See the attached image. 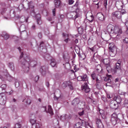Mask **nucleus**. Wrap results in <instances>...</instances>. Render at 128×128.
Returning <instances> with one entry per match:
<instances>
[{
    "label": "nucleus",
    "mask_w": 128,
    "mask_h": 128,
    "mask_svg": "<svg viewBox=\"0 0 128 128\" xmlns=\"http://www.w3.org/2000/svg\"><path fill=\"white\" fill-rule=\"evenodd\" d=\"M44 57L45 58V59H46V57H48L50 59V58H51V57L50 56H49L47 54H46V55L45 57Z\"/></svg>",
    "instance_id": "nucleus-61"
},
{
    "label": "nucleus",
    "mask_w": 128,
    "mask_h": 128,
    "mask_svg": "<svg viewBox=\"0 0 128 128\" xmlns=\"http://www.w3.org/2000/svg\"><path fill=\"white\" fill-rule=\"evenodd\" d=\"M39 88V90L40 91H42L44 90V88L42 86Z\"/></svg>",
    "instance_id": "nucleus-46"
},
{
    "label": "nucleus",
    "mask_w": 128,
    "mask_h": 128,
    "mask_svg": "<svg viewBox=\"0 0 128 128\" xmlns=\"http://www.w3.org/2000/svg\"><path fill=\"white\" fill-rule=\"evenodd\" d=\"M6 96L4 94L1 93L0 94V104L2 105L6 103Z\"/></svg>",
    "instance_id": "nucleus-4"
},
{
    "label": "nucleus",
    "mask_w": 128,
    "mask_h": 128,
    "mask_svg": "<svg viewBox=\"0 0 128 128\" xmlns=\"http://www.w3.org/2000/svg\"><path fill=\"white\" fill-rule=\"evenodd\" d=\"M42 110L44 111H46V106H44L42 108Z\"/></svg>",
    "instance_id": "nucleus-57"
},
{
    "label": "nucleus",
    "mask_w": 128,
    "mask_h": 128,
    "mask_svg": "<svg viewBox=\"0 0 128 128\" xmlns=\"http://www.w3.org/2000/svg\"><path fill=\"white\" fill-rule=\"evenodd\" d=\"M62 35L63 37H65V38H67V39H66L64 40V41L65 42H67L69 40L68 38V34H66L64 33H63L62 34Z\"/></svg>",
    "instance_id": "nucleus-31"
},
{
    "label": "nucleus",
    "mask_w": 128,
    "mask_h": 128,
    "mask_svg": "<svg viewBox=\"0 0 128 128\" xmlns=\"http://www.w3.org/2000/svg\"><path fill=\"white\" fill-rule=\"evenodd\" d=\"M10 12L12 13L13 14V16L12 17H14L15 16V13L14 12L13 10H12L10 11Z\"/></svg>",
    "instance_id": "nucleus-56"
},
{
    "label": "nucleus",
    "mask_w": 128,
    "mask_h": 128,
    "mask_svg": "<svg viewBox=\"0 0 128 128\" xmlns=\"http://www.w3.org/2000/svg\"><path fill=\"white\" fill-rule=\"evenodd\" d=\"M96 123L98 128H104L100 120L96 119Z\"/></svg>",
    "instance_id": "nucleus-14"
},
{
    "label": "nucleus",
    "mask_w": 128,
    "mask_h": 128,
    "mask_svg": "<svg viewBox=\"0 0 128 128\" xmlns=\"http://www.w3.org/2000/svg\"><path fill=\"white\" fill-rule=\"evenodd\" d=\"M50 65L52 67L54 66L56 64V62L54 58H52L50 59Z\"/></svg>",
    "instance_id": "nucleus-26"
},
{
    "label": "nucleus",
    "mask_w": 128,
    "mask_h": 128,
    "mask_svg": "<svg viewBox=\"0 0 128 128\" xmlns=\"http://www.w3.org/2000/svg\"><path fill=\"white\" fill-rule=\"evenodd\" d=\"M80 79H82V81H86L88 79V78L87 75L86 74L83 75L81 76Z\"/></svg>",
    "instance_id": "nucleus-22"
},
{
    "label": "nucleus",
    "mask_w": 128,
    "mask_h": 128,
    "mask_svg": "<svg viewBox=\"0 0 128 128\" xmlns=\"http://www.w3.org/2000/svg\"><path fill=\"white\" fill-rule=\"evenodd\" d=\"M97 18L99 20L102 21L104 20V17L103 14L100 12L98 13L96 15Z\"/></svg>",
    "instance_id": "nucleus-13"
},
{
    "label": "nucleus",
    "mask_w": 128,
    "mask_h": 128,
    "mask_svg": "<svg viewBox=\"0 0 128 128\" xmlns=\"http://www.w3.org/2000/svg\"><path fill=\"white\" fill-rule=\"evenodd\" d=\"M39 78V76H37L35 77L34 78V80L35 82H36L38 80Z\"/></svg>",
    "instance_id": "nucleus-50"
},
{
    "label": "nucleus",
    "mask_w": 128,
    "mask_h": 128,
    "mask_svg": "<svg viewBox=\"0 0 128 128\" xmlns=\"http://www.w3.org/2000/svg\"><path fill=\"white\" fill-rule=\"evenodd\" d=\"M96 80L99 83L101 82L102 80V78L99 75H98L96 78Z\"/></svg>",
    "instance_id": "nucleus-33"
},
{
    "label": "nucleus",
    "mask_w": 128,
    "mask_h": 128,
    "mask_svg": "<svg viewBox=\"0 0 128 128\" xmlns=\"http://www.w3.org/2000/svg\"><path fill=\"white\" fill-rule=\"evenodd\" d=\"M22 62V66L24 72H27L29 69V67H34L37 64L36 61L35 60L30 61L29 57L27 56L23 60Z\"/></svg>",
    "instance_id": "nucleus-1"
},
{
    "label": "nucleus",
    "mask_w": 128,
    "mask_h": 128,
    "mask_svg": "<svg viewBox=\"0 0 128 128\" xmlns=\"http://www.w3.org/2000/svg\"><path fill=\"white\" fill-rule=\"evenodd\" d=\"M30 122L32 124L33 128H38L37 126H39V124L36 122V120L34 119H31L30 120Z\"/></svg>",
    "instance_id": "nucleus-10"
},
{
    "label": "nucleus",
    "mask_w": 128,
    "mask_h": 128,
    "mask_svg": "<svg viewBox=\"0 0 128 128\" xmlns=\"http://www.w3.org/2000/svg\"><path fill=\"white\" fill-rule=\"evenodd\" d=\"M46 85L48 88L49 86V82H46Z\"/></svg>",
    "instance_id": "nucleus-63"
},
{
    "label": "nucleus",
    "mask_w": 128,
    "mask_h": 128,
    "mask_svg": "<svg viewBox=\"0 0 128 128\" xmlns=\"http://www.w3.org/2000/svg\"><path fill=\"white\" fill-rule=\"evenodd\" d=\"M123 41L125 43H128V38H125L123 40Z\"/></svg>",
    "instance_id": "nucleus-49"
},
{
    "label": "nucleus",
    "mask_w": 128,
    "mask_h": 128,
    "mask_svg": "<svg viewBox=\"0 0 128 128\" xmlns=\"http://www.w3.org/2000/svg\"><path fill=\"white\" fill-rule=\"evenodd\" d=\"M106 65H107L109 64L110 61L108 59H104L102 61Z\"/></svg>",
    "instance_id": "nucleus-24"
},
{
    "label": "nucleus",
    "mask_w": 128,
    "mask_h": 128,
    "mask_svg": "<svg viewBox=\"0 0 128 128\" xmlns=\"http://www.w3.org/2000/svg\"><path fill=\"white\" fill-rule=\"evenodd\" d=\"M18 18H20V21L21 22H27L28 19L29 17L27 16L26 17H25L24 16H22L20 17L19 16Z\"/></svg>",
    "instance_id": "nucleus-15"
},
{
    "label": "nucleus",
    "mask_w": 128,
    "mask_h": 128,
    "mask_svg": "<svg viewBox=\"0 0 128 128\" xmlns=\"http://www.w3.org/2000/svg\"><path fill=\"white\" fill-rule=\"evenodd\" d=\"M38 36L39 38H41L42 37V34L41 33H39L38 34Z\"/></svg>",
    "instance_id": "nucleus-59"
},
{
    "label": "nucleus",
    "mask_w": 128,
    "mask_h": 128,
    "mask_svg": "<svg viewBox=\"0 0 128 128\" xmlns=\"http://www.w3.org/2000/svg\"><path fill=\"white\" fill-rule=\"evenodd\" d=\"M54 100H57L60 102L61 101L63 100L64 98L63 97L61 96H60L59 97H58L55 95L54 96Z\"/></svg>",
    "instance_id": "nucleus-19"
},
{
    "label": "nucleus",
    "mask_w": 128,
    "mask_h": 128,
    "mask_svg": "<svg viewBox=\"0 0 128 128\" xmlns=\"http://www.w3.org/2000/svg\"><path fill=\"white\" fill-rule=\"evenodd\" d=\"M46 70L47 69H46V68L45 66H41L40 70L42 75L44 76L46 73Z\"/></svg>",
    "instance_id": "nucleus-17"
},
{
    "label": "nucleus",
    "mask_w": 128,
    "mask_h": 128,
    "mask_svg": "<svg viewBox=\"0 0 128 128\" xmlns=\"http://www.w3.org/2000/svg\"><path fill=\"white\" fill-rule=\"evenodd\" d=\"M80 60H83L86 57L85 55L84 54H82L81 56Z\"/></svg>",
    "instance_id": "nucleus-44"
},
{
    "label": "nucleus",
    "mask_w": 128,
    "mask_h": 128,
    "mask_svg": "<svg viewBox=\"0 0 128 128\" xmlns=\"http://www.w3.org/2000/svg\"><path fill=\"white\" fill-rule=\"evenodd\" d=\"M104 111L102 110H100V112L102 116V117L103 118H105V116L104 114Z\"/></svg>",
    "instance_id": "nucleus-36"
},
{
    "label": "nucleus",
    "mask_w": 128,
    "mask_h": 128,
    "mask_svg": "<svg viewBox=\"0 0 128 128\" xmlns=\"http://www.w3.org/2000/svg\"><path fill=\"white\" fill-rule=\"evenodd\" d=\"M123 4L121 1H117L116 2V6L118 9H122V8Z\"/></svg>",
    "instance_id": "nucleus-12"
},
{
    "label": "nucleus",
    "mask_w": 128,
    "mask_h": 128,
    "mask_svg": "<svg viewBox=\"0 0 128 128\" xmlns=\"http://www.w3.org/2000/svg\"><path fill=\"white\" fill-rule=\"evenodd\" d=\"M54 4L56 8H58L59 7L60 4V0H55Z\"/></svg>",
    "instance_id": "nucleus-21"
},
{
    "label": "nucleus",
    "mask_w": 128,
    "mask_h": 128,
    "mask_svg": "<svg viewBox=\"0 0 128 128\" xmlns=\"http://www.w3.org/2000/svg\"><path fill=\"white\" fill-rule=\"evenodd\" d=\"M36 21L37 24L38 25H40L42 23V22L40 20V15L39 14H37L36 16Z\"/></svg>",
    "instance_id": "nucleus-16"
},
{
    "label": "nucleus",
    "mask_w": 128,
    "mask_h": 128,
    "mask_svg": "<svg viewBox=\"0 0 128 128\" xmlns=\"http://www.w3.org/2000/svg\"><path fill=\"white\" fill-rule=\"evenodd\" d=\"M106 69L108 73H110L112 72V68L109 65H106Z\"/></svg>",
    "instance_id": "nucleus-29"
},
{
    "label": "nucleus",
    "mask_w": 128,
    "mask_h": 128,
    "mask_svg": "<svg viewBox=\"0 0 128 128\" xmlns=\"http://www.w3.org/2000/svg\"><path fill=\"white\" fill-rule=\"evenodd\" d=\"M87 18H88L87 19L90 22H92L93 20V17L92 15H90V16H89Z\"/></svg>",
    "instance_id": "nucleus-34"
},
{
    "label": "nucleus",
    "mask_w": 128,
    "mask_h": 128,
    "mask_svg": "<svg viewBox=\"0 0 128 128\" xmlns=\"http://www.w3.org/2000/svg\"><path fill=\"white\" fill-rule=\"evenodd\" d=\"M32 29L34 30L35 29V26L34 24H33L32 27Z\"/></svg>",
    "instance_id": "nucleus-64"
},
{
    "label": "nucleus",
    "mask_w": 128,
    "mask_h": 128,
    "mask_svg": "<svg viewBox=\"0 0 128 128\" xmlns=\"http://www.w3.org/2000/svg\"><path fill=\"white\" fill-rule=\"evenodd\" d=\"M108 46L110 50V54H111V53H112L114 54L113 56H115L116 53V48L114 46V44L113 43H110L109 44Z\"/></svg>",
    "instance_id": "nucleus-3"
},
{
    "label": "nucleus",
    "mask_w": 128,
    "mask_h": 128,
    "mask_svg": "<svg viewBox=\"0 0 128 128\" xmlns=\"http://www.w3.org/2000/svg\"><path fill=\"white\" fill-rule=\"evenodd\" d=\"M26 100L25 102H26L28 104H30L31 103V100H30V97H26L24 100Z\"/></svg>",
    "instance_id": "nucleus-32"
},
{
    "label": "nucleus",
    "mask_w": 128,
    "mask_h": 128,
    "mask_svg": "<svg viewBox=\"0 0 128 128\" xmlns=\"http://www.w3.org/2000/svg\"><path fill=\"white\" fill-rule=\"evenodd\" d=\"M126 13L124 10H122L121 12L116 11L112 13V15L113 17H115L118 18H120L122 17V14H124Z\"/></svg>",
    "instance_id": "nucleus-2"
},
{
    "label": "nucleus",
    "mask_w": 128,
    "mask_h": 128,
    "mask_svg": "<svg viewBox=\"0 0 128 128\" xmlns=\"http://www.w3.org/2000/svg\"><path fill=\"white\" fill-rule=\"evenodd\" d=\"M114 96V95H110L108 94H107V97L109 99H110Z\"/></svg>",
    "instance_id": "nucleus-41"
},
{
    "label": "nucleus",
    "mask_w": 128,
    "mask_h": 128,
    "mask_svg": "<svg viewBox=\"0 0 128 128\" xmlns=\"http://www.w3.org/2000/svg\"><path fill=\"white\" fill-rule=\"evenodd\" d=\"M125 24L126 26L128 28V21H127L125 23Z\"/></svg>",
    "instance_id": "nucleus-62"
},
{
    "label": "nucleus",
    "mask_w": 128,
    "mask_h": 128,
    "mask_svg": "<svg viewBox=\"0 0 128 128\" xmlns=\"http://www.w3.org/2000/svg\"><path fill=\"white\" fill-rule=\"evenodd\" d=\"M15 85L16 88L18 87L19 85V82L18 80H15Z\"/></svg>",
    "instance_id": "nucleus-39"
},
{
    "label": "nucleus",
    "mask_w": 128,
    "mask_h": 128,
    "mask_svg": "<svg viewBox=\"0 0 128 128\" xmlns=\"http://www.w3.org/2000/svg\"><path fill=\"white\" fill-rule=\"evenodd\" d=\"M48 112L51 115H52L54 114L52 109V108L51 106H48Z\"/></svg>",
    "instance_id": "nucleus-23"
},
{
    "label": "nucleus",
    "mask_w": 128,
    "mask_h": 128,
    "mask_svg": "<svg viewBox=\"0 0 128 128\" xmlns=\"http://www.w3.org/2000/svg\"><path fill=\"white\" fill-rule=\"evenodd\" d=\"M116 68L118 70H120V64L116 63Z\"/></svg>",
    "instance_id": "nucleus-40"
},
{
    "label": "nucleus",
    "mask_w": 128,
    "mask_h": 128,
    "mask_svg": "<svg viewBox=\"0 0 128 128\" xmlns=\"http://www.w3.org/2000/svg\"><path fill=\"white\" fill-rule=\"evenodd\" d=\"M85 105V103L84 102V101H82L81 102V104H80V105L82 106V109H83V108L84 107Z\"/></svg>",
    "instance_id": "nucleus-45"
},
{
    "label": "nucleus",
    "mask_w": 128,
    "mask_h": 128,
    "mask_svg": "<svg viewBox=\"0 0 128 128\" xmlns=\"http://www.w3.org/2000/svg\"><path fill=\"white\" fill-rule=\"evenodd\" d=\"M75 48L76 52L77 53V54H78L79 56H80V48L78 46H75Z\"/></svg>",
    "instance_id": "nucleus-27"
},
{
    "label": "nucleus",
    "mask_w": 128,
    "mask_h": 128,
    "mask_svg": "<svg viewBox=\"0 0 128 128\" xmlns=\"http://www.w3.org/2000/svg\"><path fill=\"white\" fill-rule=\"evenodd\" d=\"M52 12L53 16H55V9H54L53 10Z\"/></svg>",
    "instance_id": "nucleus-60"
},
{
    "label": "nucleus",
    "mask_w": 128,
    "mask_h": 128,
    "mask_svg": "<svg viewBox=\"0 0 128 128\" xmlns=\"http://www.w3.org/2000/svg\"><path fill=\"white\" fill-rule=\"evenodd\" d=\"M28 7H29L30 8H33L34 7V6L33 5V4L32 2H30V3H28Z\"/></svg>",
    "instance_id": "nucleus-38"
},
{
    "label": "nucleus",
    "mask_w": 128,
    "mask_h": 128,
    "mask_svg": "<svg viewBox=\"0 0 128 128\" xmlns=\"http://www.w3.org/2000/svg\"><path fill=\"white\" fill-rule=\"evenodd\" d=\"M71 117V115H67L66 114V119H67V120L70 119Z\"/></svg>",
    "instance_id": "nucleus-54"
},
{
    "label": "nucleus",
    "mask_w": 128,
    "mask_h": 128,
    "mask_svg": "<svg viewBox=\"0 0 128 128\" xmlns=\"http://www.w3.org/2000/svg\"><path fill=\"white\" fill-rule=\"evenodd\" d=\"M107 0H104V6L106 9L107 8Z\"/></svg>",
    "instance_id": "nucleus-47"
},
{
    "label": "nucleus",
    "mask_w": 128,
    "mask_h": 128,
    "mask_svg": "<svg viewBox=\"0 0 128 128\" xmlns=\"http://www.w3.org/2000/svg\"><path fill=\"white\" fill-rule=\"evenodd\" d=\"M91 77L93 80H94L96 78L95 74H92L91 75Z\"/></svg>",
    "instance_id": "nucleus-55"
},
{
    "label": "nucleus",
    "mask_w": 128,
    "mask_h": 128,
    "mask_svg": "<svg viewBox=\"0 0 128 128\" xmlns=\"http://www.w3.org/2000/svg\"><path fill=\"white\" fill-rule=\"evenodd\" d=\"M88 123L87 121L86 120H82V126L84 127L86 126H88Z\"/></svg>",
    "instance_id": "nucleus-28"
},
{
    "label": "nucleus",
    "mask_w": 128,
    "mask_h": 128,
    "mask_svg": "<svg viewBox=\"0 0 128 128\" xmlns=\"http://www.w3.org/2000/svg\"><path fill=\"white\" fill-rule=\"evenodd\" d=\"M74 2V1L73 0H68V4H72Z\"/></svg>",
    "instance_id": "nucleus-48"
},
{
    "label": "nucleus",
    "mask_w": 128,
    "mask_h": 128,
    "mask_svg": "<svg viewBox=\"0 0 128 128\" xmlns=\"http://www.w3.org/2000/svg\"><path fill=\"white\" fill-rule=\"evenodd\" d=\"M24 54L23 53V52H22L21 53V54L20 56V60H22L21 59L22 58V56H23V55Z\"/></svg>",
    "instance_id": "nucleus-58"
},
{
    "label": "nucleus",
    "mask_w": 128,
    "mask_h": 128,
    "mask_svg": "<svg viewBox=\"0 0 128 128\" xmlns=\"http://www.w3.org/2000/svg\"><path fill=\"white\" fill-rule=\"evenodd\" d=\"M116 103L118 104H120L121 102V99L119 97H117L116 99Z\"/></svg>",
    "instance_id": "nucleus-37"
},
{
    "label": "nucleus",
    "mask_w": 128,
    "mask_h": 128,
    "mask_svg": "<svg viewBox=\"0 0 128 128\" xmlns=\"http://www.w3.org/2000/svg\"><path fill=\"white\" fill-rule=\"evenodd\" d=\"M2 36L6 40L7 39L9 38V35L6 33L4 32H3L2 33Z\"/></svg>",
    "instance_id": "nucleus-25"
},
{
    "label": "nucleus",
    "mask_w": 128,
    "mask_h": 128,
    "mask_svg": "<svg viewBox=\"0 0 128 128\" xmlns=\"http://www.w3.org/2000/svg\"><path fill=\"white\" fill-rule=\"evenodd\" d=\"M80 99L78 98H76L74 99L72 102V104L74 106H76L80 102Z\"/></svg>",
    "instance_id": "nucleus-18"
},
{
    "label": "nucleus",
    "mask_w": 128,
    "mask_h": 128,
    "mask_svg": "<svg viewBox=\"0 0 128 128\" xmlns=\"http://www.w3.org/2000/svg\"><path fill=\"white\" fill-rule=\"evenodd\" d=\"M82 90L86 92H88L90 90V88L86 83H84L82 86Z\"/></svg>",
    "instance_id": "nucleus-7"
},
{
    "label": "nucleus",
    "mask_w": 128,
    "mask_h": 128,
    "mask_svg": "<svg viewBox=\"0 0 128 128\" xmlns=\"http://www.w3.org/2000/svg\"><path fill=\"white\" fill-rule=\"evenodd\" d=\"M124 106L127 108H128V99H125L124 102Z\"/></svg>",
    "instance_id": "nucleus-35"
},
{
    "label": "nucleus",
    "mask_w": 128,
    "mask_h": 128,
    "mask_svg": "<svg viewBox=\"0 0 128 128\" xmlns=\"http://www.w3.org/2000/svg\"><path fill=\"white\" fill-rule=\"evenodd\" d=\"M5 78V79H7L9 81H11L12 79V78L9 75H8L7 76L5 75L4 76H2L0 75V78L2 80H4V79L3 78Z\"/></svg>",
    "instance_id": "nucleus-11"
},
{
    "label": "nucleus",
    "mask_w": 128,
    "mask_h": 128,
    "mask_svg": "<svg viewBox=\"0 0 128 128\" xmlns=\"http://www.w3.org/2000/svg\"><path fill=\"white\" fill-rule=\"evenodd\" d=\"M76 126H78L77 127H76V128H80V123L79 122L76 124L75 125Z\"/></svg>",
    "instance_id": "nucleus-53"
},
{
    "label": "nucleus",
    "mask_w": 128,
    "mask_h": 128,
    "mask_svg": "<svg viewBox=\"0 0 128 128\" xmlns=\"http://www.w3.org/2000/svg\"><path fill=\"white\" fill-rule=\"evenodd\" d=\"M102 99L104 102H106L107 101V100L106 98L104 96H102Z\"/></svg>",
    "instance_id": "nucleus-52"
},
{
    "label": "nucleus",
    "mask_w": 128,
    "mask_h": 128,
    "mask_svg": "<svg viewBox=\"0 0 128 128\" xmlns=\"http://www.w3.org/2000/svg\"><path fill=\"white\" fill-rule=\"evenodd\" d=\"M113 33L117 34V36L120 35L122 33V30L121 28L118 26H114L113 29Z\"/></svg>",
    "instance_id": "nucleus-5"
},
{
    "label": "nucleus",
    "mask_w": 128,
    "mask_h": 128,
    "mask_svg": "<svg viewBox=\"0 0 128 128\" xmlns=\"http://www.w3.org/2000/svg\"><path fill=\"white\" fill-rule=\"evenodd\" d=\"M21 127V125L20 124L17 123L16 124L14 128H20Z\"/></svg>",
    "instance_id": "nucleus-43"
},
{
    "label": "nucleus",
    "mask_w": 128,
    "mask_h": 128,
    "mask_svg": "<svg viewBox=\"0 0 128 128\" xmlns=\"http://www.w3.org/2000/svg\"><path fill=\"white\" fill-rule=\"evenodd\" d=\"M110 106L112 108L116 109L118 107V104L115 100H112L110 102Z\"/></svg>",
    "instance_id": "nucleus-9"
},
{
    "label": "nucleus",
    "mask_w": 128,
    "mask_h": 128,
    "mask_svg": "<svg viewBox=\"0 0 128 128\" xmlns=\"http://www.w3.org/2000/svg\"><path fill=\"white\" fill-rule=\"evenodd\" d=\"M14 93V91L12 90H11L10 92H7V94L8 95L12 94Z\"/></svg>",
    "instance_id": "nucleus-51"
},
{
    "label": "nucleus",
    "mask_w": 128,
    "mask_h": 128,
    "mask_svg": "<svg viewBox=\"0 0 128 128\" xmlns=\"http://www.w3.org/2000/svg\"><path fill=\"white\" fill-rule=\"evenodd\" d=\"M19 30L20 32H23L25 30V27L24 25H21L19 28Z\"/></svg>",
    "instance_id": "nucleus-30"
},
{
    "label": "nucleus",
    "mask_w": 128,
    "mask_h": 128,
    "mask_svg": "<svg viewBox=\"0 0 128 128\" xmlns=\"http://www.w3.org/2000/svg\"><path fill=\"white\" fill-rule=\"evenodd\" d=\"M8 67L12 71H14V64L12 62H9L8 64Z\"/></svg>",
    "instance_id": "nucleus-20"
},
{
    "label": "nucleus",
    "mask_w": 128,
    "mask_h": 128,
    "mask_svg": "<svg viewBox=\"0 0 128 128\" xmlns=\"http://www.w3.org/2000/svg\"><path fill=\"white\" fill-rule=\"evenodd\" d=\"M118 119L117 116L116 114H113L112 115L111 121L113 125H114L116 124Z\"/></svg>",
    "instance_id": "nucleus-6"
},
{
    "label": "nucleus",
    "mask_w": 128,
    "mask_h": 128,
    "mask_svg": "<svg viewBox=\"0 0 128 128\" xmlns=\"http://www.w3.org/2000/svg\"><path fill=\"white\" fill-rule=\"evenodd\" d=\"M114 28V26L111 24L108 25L106 28V31L108 33H113V29Z\"/></svg>",
    "instance_id": "nucleus-8"
},
{
    "label": "nucleus",
    "mask_w": 128,
    "mask_h": 128,
    "mask_svg": "<svg viewBox=\"0 0 128 128\" xmlns=\"http://www.w3.org/2000/svg\"><path fill=\"white\" fill-rule=\"evenodd\" d=\"M66 114H65L63 116H61L60 118L62 120H64L66 119Z\"/></svg>",
    "instance_id": "nucleus-42"
}]
</instances>
